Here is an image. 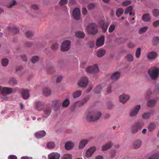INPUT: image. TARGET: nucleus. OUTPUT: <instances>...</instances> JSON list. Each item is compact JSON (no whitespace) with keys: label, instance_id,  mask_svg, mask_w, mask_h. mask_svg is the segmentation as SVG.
<instances>
[{"label":"nucleus","instance_id":"obj_1","mask_svg":"<svg viewBox=\"0 0 159 159\" xmlns=\"http://www.w3.org/2000/svg\"><path fill=\"white\" fill-rule=\"evenodd\" d=\"M102 115L100 111H93L90 112L86 116L87 120L89 121H97Z\"/></svg>","mask_w":159,"mask_h":159},{"label":"nucleus","instance_id":"obj_2","mask_svg":"<svg viewBox=\"0 0 159 159\" xmlns=\"http://www.w3.org/2000/svg\"><path fill=\"white\" fill-rule=\"evenodd\" d=\"M148 73L152 80H156L158 78L159 75V69L155 66H153L148 70Z\"/></svg>","mask_w":159,"mask_h":159},{"label":"nucleus","instance_id":"obj_3","mask_svg":"<svg viewBox=\"0 0 159 159\" xmlns=\"http://www.w3.org/2000/svg\"><path fill=\"white\" fill-rule=\"evenodd\" d=\"M144 125V123L142 121L137 122L135 123L131 126V132L134 134H136L141 130Z\"/></svg>","mask_w":159,"mask_h":159},{"label":"nucleus","instance_id":"obj_4","mask_svg":"<svg viewBox=\"0 0 159 159\" xmlns=\"http://www.w3.org/2000/svg\"><path fill=\"white\" fill-rule=\"evenodd\" d=\"M87 30L89 34L94 35L98 32L97 26L94 23H92L87 26Z\"/></svg>","mask_w":159,"mask_h":159},{"label":"nucleus","instance_id":"obj_5","mask_svg":"<svg viewBox=\"0 0 159 159\" xmlns=\"http://www.w3.org/2000/svg\"><path fill=\"white\" fill-rule=\"evenodd\" d=\"M141 107L140 105H137L132 108L130 111L129 116L131 117L136 116L138 113Z\"/></svg>","mask_w":159,"mask_h":159},{"label":"nucleus","instance_id":"obj_6","mask_svg":"<svg viewBox=\"0 0 159 159\" xmlns=\"http://www.w3.org/2000/svg\"><path fill=\"white\" fill-rule=\"evenodd\" d=\"M86 71L89 73H95L99 71V69L97 65L95 64L93 66H90L87 68Z\"/></svg>","mask_w":159,"mask_h":159},{"label":"nucleus","instance_id":"obj_7","mask_svg":"<svg viewBox=\"0 0 159 159\" xmlns=\"http://www.w3.org/2000/svg\"><path fill=\"white\" fill-rule=\"evenodd\" d=\"M70 42L68 40H66L63 42L61 46V51H68L70 48Z\"/></svg>","mask_w":159,"mask_h":159},{"label":"nucleus","instance_id":"obj_8","mask_svg":"<svg viewBox=\"0 0 159 159\" xmlns=\"http://www.w3.org/2000/svg\"><path fill=\"white\" fill-rule=\"evenodd\" d=\"M88 79L86 76L82 77L80 81L78 83L79 86L84 88L86 87L88 83Z\"/></svg>","mask_w":159,"mask_h":159},{"label":"nucleus","instance_id":"obj_9","mask_svg":"<svg viewBox=\"0 0 159 159\" xmlns=\"http://www.w3.org/2000/svg\"><path fill=\"white\" fill-rule=\"evenodd\" d=\"M80 11L79 8L74 9L73 12V16L74 18L76 20H79L80 19Z\"/></svg>","mask_w":159,"mask_h":159},{"label":"nucleus","instance_id":"obj_10","mask_svg":"<svg viewBox=\"0 0 159 159\" xmlns=\"http://www.w3.org/2000/svg\"><path fill=\"white\" fill-rule=\"evenodd\" d=\"M45 105V103L40 101L36 102L34 104V107L38 110H41Z\"/></svg>","mask_w":159,"mask_h":159},{"label":"nucleus","instance_id":"obj_11","mask_svg":"<svg viewBox=\"0 0 159 159\" xmlns=\"http://www.w3.org/2000/svg\"><path fill=\"white\" fill-rule=\"evenodd\" d=\"M157 55V54L156 52L152 51L148 53L147 58L149 60H152L156 58Z\"/></svg>","mask_w":159,"mask_h":159},{"label":"nucleus","instance_id":"obj_12","mask_svg":"<svg viewBox=\"0 0 159 159\" xmlns=\"http://www.w3.org/2000/svg\"><path fill=\"white\" fill-rule=\"evenodd\" d=\"M129 96L125 94H123L119 97L120 101L123 103H125L129 99Z\"/></svg>","mask_w":159,"mask_h":159},{"label":"nucleus","instance_id":"obj_13","mask_svg":"<svg viewBox=\"0 0 159 159\" xmlns=\"http://www.w3.org/2000/svg\"><path fill=\"white\" fill-rule=\"evenodd\" d=\"M61 103V102L60 100H55L52 102V106L55 110H57L60 107Z\"/></svg>","mask_w":159,"mask_h":159},{"label":"nucleus","instance_id":"obj_14","mask_svg":"<svg viewBox=\"0 0 159 159\" xmlns=\"http://www.w3.org/2000/svg\"><path fill=\"white\" fill-rule=\"evenodd\" d=\"M99 24L104 32H105L107 30L108 26V24L103 20H101L99 22Z\"/></svg>","mask_w":159,"mask_h":159},{"label":"nucleus","instance_id":"obj_15","mask_svg":"<svg viewBox=\"0 0 159 159\" xmlns=\"http://www.w3.org/2000/svg\"><path fill=\"white\" fill-rule=\"evenodd\" d=\"M96 150V148L95 147H91L86 152V156L88 157H91Z\"/></svg>","mask_w":159,"mask_h":159},{"label":"nucleus","instance_id":"obj_16","mask_svg":"<svg viewBox=\"0 0 159 159\" xmlns=\"http://www.w3.org/2000/svg\"><path fill=\"white\" fill-rule=\"evenodd\" d=\"M60 154L57 152H53L50 154L48 156V159H59Z\"/></svg>","mask_w":159,"mask_h":159},{"label":"nucleus","instance_id":"obj_17","mask_svg":"<svg viewBox=\"0 0 159 159\" xmlns=\"http://www.w3.org/2000/svg\"><path fill=\"white\" fill-rule=\"evenodd\" d=\"M104 42V36H102L97 40L96 43V45L97 47L101 46L103 44Z\"/></svg>","mask_w":159,"mask_h":159},{"label":"nucleus","instance_id":"obj_18","mask_svg":"<svg viewBox=\"0 0 159 159\" xmlns=\"http://www.w3.org/2000/svg\"><path fill=\"white\" fill-rule=\"evenodd\" d=\"M13 92L12 89L10 88L3 87L2 94H10Z\"/></svg>","mask_w":159,"mask_h":159},{"label":"nucleus","instance_id":"obj_19","mask_svg":"<svg viewBox=\"0 0 159 159\" xmlns=\"http://www.w3.org/2000/svg\"><path fill=\"white\" fill-rule=\"evenodd\" d=\"M121 72L120 71H116L114 73L111 75V79L113 80H116L120 77Z\"/></svg>","mask_w":159,"mask_h":159},{"label":"nucleus","instance_id":"obj_20","mask_svg":"<svg viewBox=\"0 0 159 159\" xmlns=\"http://www.w3.org/2000/svg\"><path fill=\"white\" fill-rule=\"evenodd\" d=\"M44 113L45 115L43 116V117H47L49 115L51 111V109L50 107H46L43 109Z\"/></svg>","mask_w":159,"mask_h":159},{"label":"nucleus","instance_id":"obj_21","mask_svg":"<svg viewBox=\"0 0 159 159\" xmlns=\"http://www.w3.org/2000/svg\"><path fill=\"white\" fill-rule=\"evenodd\" d=\"M46 134V133L44 131H41L36 133L35 135L36 138L40 139L44 136Z\"/></svg>","mask_w":159,"mask_h":159},{"label":"nucleus","instance_id":"obj_22","mask_svg":"<svg viewBox=\"0 0 159 159\" xmlns=\"http://www.w3.org/2000/svg\"><path fill=\"white\" fill-rule=\"evenodd\" d=\"M74 146V144L73 143L69 141L65 144V147L66 150H70Z\"/></svg>","mask_w":159,"mask_h":159},{"label":"nucleus","instance_id":"obj_23","mask_svg":"<svg viewBox=\"0 0 159 159\" xmlns=\"http://www.w3.org/2000/svg\"><path fill=\"white\" fill-rule=\"evenodd\" d=\"M142 142L140 140H136L134 142L133 147L135 149L139 148L141 145Z\"/></svg>","mask_w":159,"mask_h":159},{"label":"nucleus","instance_id":"obj_24","mask_svg":"<svg viewBox=\"0 0 159 159\" xmlns=\"http://www.w3.org/2000/svg\"><path fill=\"white\" fill-rule=\"evenodd\" d=\"M21 94L22 97L24 99H27L29 97V93L27 90H22Z\"/></svg>","mask_w":159,"mask_h":159},{"label":"nucleus","instance_id":"obj_25","mask_svg":"<svg viewBox=\"0 0 159 159\" xmlns=\"http://www.w3.org/2000/svg\"><path fill=\"white\" fill-rule=\"evenodd\" d=\"M87 140H82L80 143L79 145V148L82 149L88 143Z\"/></svg>","mask_w":159,"mask_h":159},{"label":"nucleus","instance_id":"obj_26","mask_svg":"<svg viewBox=\"0 0 159 159\" xmlns=\"http://www.w3.org/2000/svg\"><path fill=\"white\" fill-rule=\"evenodd\" d=\"M7 29L9 32H12L14 34H16L19 31V30L17 28L8 27Z\"/></svg>","mask_w":159,"mask_h":159},{"label":"nucleus","instance_id":"obj_27","mask_svg":"<svg viewBox=\"0 0 159 159\" xmlns=\"http://www.w3.org/2000/svg\"><path fill=\"white\" fill-rule=\"evenodd\" d=\"M105 52L106 51L104 49H100L97 52V56L99 57H102L104 55Z\"/></svg>","mask_w":159,"mask_h":159},{"label":"nucleus","instance_id":"obj_28","mask_svg":"<svg viewBox=\"0 0 159 159\" xmlns=\"http://www.w3.org/2000/svg\"><path fill=\"white\" fill-rule=\"evenodd\" d=\"M151 18L148 14H145L143 15L142 17V20L145 22H148L150 21Z\"/></svg>","mask_w":159,"mask_h":159},{"label":"nucleus","instance_id":"obj_29","mask_svg":"<svg viewBox=\"0 0 159 159\" xmlns=\"http://www.w3.org/2000/svg\"><path fill=\"white\" fill-rule=\"evenodd\" d=\"M43 93L45 95L48 96L51 94V91L49 88L45 87L43 89Z\"/></svg>","mask_w":159,"mask_h":159},{"label":"nucleus","instance_id":"obj_30","mask_svg":"<svg viewBox=\"0 0 159 159\" xmlns=\"http://www.w3.org/2000/svg\"><path fill=\"white\" fill-rule=\"evenodd\" d=\"M156 127V124L154 123H150L148 126V130L150 132L153 131L155 129Z\"/></svg>","mask_w":159,"mask_h":159},{"label":"nucleus","instance_id":"obj_31","mask_svg":"<svg viewBox=\"0 0 159 159\" xmlns=\"http://www.w3.org/2000/svg\"><path fill=\"white\" fill-rule=\"evenodd\" d=\"M112 145V143L111 142H109L108 143L106 144L105 145L103 146L102 150L103 151L107 150L111 148Z\"/></svg>","mask_w":159,"mask_h":159},{"label":"nucleus","instance_id":"obj_32","mask_svg":"<svg viewBox=\"0 0 159 159\" xmlns=\"http://www.w3.org/2000/svg\"><path fill=\"white\" fill-rule=\"evenodd\" d=\"M123 10L121 8H119L117 10L116 12V15L118 17H119L123 13Z\"/></svg>","mask_w":159,"mask_h":159},{"label":"nucleus","instance_id":"obj_33","mask_svg":"<svg viewBox=\"0 0 159 159\" xmlns=\"http://www.w3.org/2000/svg\"><path fill=\"white\" fill-rule=\"evenodd\" d=\"M125 59L128 61L131 62L133 61V57L132 55L129 54L125 57Z\"/></svg>","mask_w":159,"mask_h":159},{"label":"nucleus","instance_id":"obj_34","mask_svg":"<svg viewBox=\"0 0 159 159\" xmlns=\"http://www.w3.org/2000/svg\"><path fill=\"white\" fill-rule=\"evenodd\" d=\"M156 103V101L154 100H150L148 102V106L151 107L154 106Z\"/></svg>","mask_w":159,"mask_h":159},{"label":"nucleus","instance_id":"obj_35","mask_svg":"<svg viewBox=\"0 0 159 159\" xmlns=\"http://www.w3.org/2000/svg\"><path fill=\"white\" fill-rule=\"evenodd\" d=\"M84 34L83 32L78 31L75 33L76 36L78 38H83L84 36Z\"/></svg>","mask_w":159,"mask_h":159},{"label":"nucleus","instance_id":"obj_36","mask_svg":"<svg viewBox=\"0 0 159 159\" xmlns=\"http://www.w3.org/2000/svg\"><path fill=\"white\" fill-rule=\"evenodd\" d=\"M81 94V92L80 90H77L73 93V95L75 98L79 97Z\"/></svg>","mask_w":159,"mask_h":159},{"label":"nucleus","instance_id":"obj_37","mask_svg":"<svg viewBox=\"0 0 159 159\" xmlns=\"http://www.w3.org/2000/svg\"><path fill=\"white\" fill-rule=\"evenodd\" d=\"M70 104V101L68 99H65L62 102V106L64 107H67Z\"/></svg>","mask_w":159,"mask_h":159},{"label":"nucleus","instance_id":"obj_38","mask_svg":"<svg viewBox=\"0 0 159 159\" xmlns=\"http://www.w3.org/2000/svg\"><path fill=\"white\" fill-rule=\"evenodd\" d=\"M152 115V113L150 112H147L144 113L142 116V117L143 119H147L149 118Z\"/></svg>","mask_w":159,"mask_h":159},{"label":"nucleus","instance_id":"obj_39","mask_svg":"<svg viewBox=\"0 0 159 159\" xmlns=\"http://www.w3.org/2000/svg\"><path fill=\"white\" fill-rule=\"evenodd\" d=\"M9 83L10 84L13 85L17 84V81L14 78H10L9 79Z\"/></svg>","mask_w":159,"mask_h":159},{"label":"nucleus","instance_id":"obj_40","mask_svg":"<svg viewBox=\"0 0 159 159\" xmlns=\"http://www.w3.org/2000/svg\"><path fill=\"white\" fill-rule=\"evenodd\" d=\"M141 52V48H138L135 52V54L136 57L137 58H139Z\"/></svg>","mask_w":159,"mask_h":159},{"label":"nucleus","instance_id":"obj_41","mask_svg":"<svg viewBox=\"0 0 159 159\" xmlns=\"http://www.w3.org/2000/svg\"><path fill=\"white\" fill-rule=\"evenodd\" d=\"M55 146L54 143L52 142H49L47 144V147L49 149L53 148Z\"/></svg>","mask_w":159,"mask_h":159},{"label":"nucleus","instance_id":"obj_42","mask_svg":"<svg viewBox=\"0 0 159 159\" xmlns=\"http://www.w3.org/2000/svg\"><path fill=\"white\" fill-rule=\"evenodd\" d=\"M148 29V27L145 26L141 28L139 31V34H142L147 31Z\"/></svg>","mask_w":159,"mask_h":159},{"label":"nucleus","instance_id":"obj_43","mask_svg":"<svg viewBox=\"0 0 159 159\" xmlns=\"http://www.w3.org/2000/svg\"><path fill=\"white\" fill-rule=\"evenodd\" d=\"M148 159H159V153L151 156L149 157Z\"/></svg>","mask_w":159,"mask_h":159},{"label":"nucleus","instance_id":"obj_44","mask_svg":"<svg viewBox=\"0 0 159 159\" xmlns=\"http://www.w3.org/2000/svg\"><path fill=\"white\" fill-rule=\"evenodd\" d=\"M8 63V60L7 58H4L2 60V64L3 66H6Z\"/></svg>","mask_w":159,"mask_h":159},{"label":"nucleus","instance_id":"obj_45","mask_svg":"<svg viewBox=\"0 0 159 159\" xmlns=\"http://www.w3.org/2000/svg\"><path fill=\"white\" fill-rule=\"evenodd\" d=\"M102 89V87L100 85H98L94 89V90L95 93H99Z\"/></svg>","mask_w":159,"mask_h":159},{"label":"nucleus","instance_id":"obj_46","mask_svg":"<svg viewBox=\"0 0 159 159\" xmlns=\"http://www.w3.org/2000/svg\"><path fill=\"white\" fill-rule=\"evenodd\" d=\"M71 155L70 154H65L62 157V159H71Z\"/></svg>","mask_w":159,"mask_h":159},{"label":"nucleus","instance_id":"obj_47","mask_svg":"<svg viewBox=\"0 0 159 159\" xmlns=\"http://www.w3.org/2000/svg\"><path fill=\"white\" fill-rule=\"evenodd\" d=\"M152 13L153 15L157 17L159 16V10L158 9H155L152 10Z\"/></svg>","mask_w":159,"mask_h":159},{"label":"nucleus","instance_id":"obj_48","mask_svg":"<svg viewBox=\"0 0 159 159\" xmlns=\"http://www.w3.org/2000/svg\"><path fill=\"white\" fill-rule=\"evenodd\" d=\"M26 36L28 38H30L32 37L34 35V34L32 32L30 31H28L26 33Z\"/></svg>","mask_w":159,"mask_h":159},{"label":"nucleus","instance_id":"obj_49","mask_svg":"<svg viewBox=\"0 0 159 159\" xmlns=\"http://www.w3.org/2000/svg\"><path fill=\"white\" fill-rule=\"evenodd\" d=\"M159 43V38L158 37H155L153 38L152 43L154 45H157Z\"/></svg>","mask_w":159,"mask_h":159},{"label":"nucleus","instance_id":"obj_50","mask_svg":"<svg viewBox=\"0 0 159 159\" xmlns=\"http://www.w3.org/2000/svg\"><path fill=\"white\" fill-rule=\"evenodd\" d=\"M17 2L16 1L13 0L12 2L10 3L7 6L8 8H11L13 6H15Z\"/></svg>","mask_w":159,"mask_h":159},{"label":"nucleus","instance_id":"obj_51","mask_svg":"<svg viewBox=\"0 0 159 159\" xmlns=\"http://www.w3.org/2000/svg\"><path fill=\"white\" fill-rule=\"evenodd\" d=\"M39 57L37 56L33 57L31 60L32 62L34 63L36 62L39 60Z\"/></svg>","mask_w":159,"mask_h":159},{"label":"nucleus","instance_id":"obj_52","mask_svg":"<svg viewBox=\"0 0 159 159\" xmlns=\"http://www.w3.org/2000/svg\"><path fill=\"white\" fill-rule=\"evenodd\" d=\"M132 7L131 6H130L127 7L125 10V14H127L129 12H130V11H132Z\"/></svg>","mask_w":159,"mask_h":159},{"label":"nucleus","instance_id":"obj_53","mask_svg":"<svg viewBox=\"0 0 159 159\" xmlns=\"http://www.w3.org/2000/svg\"><path fill=\"white\" fill-rule=\"evenodd\" d=\"M115 25H111L109 27L108 31L109 33L112 32L115 30Z\"/></svg>","mask_w":159,"mask_h":159},{"label":"nucleus","instance_id":"obj_54","mask_svg":"<svg viewBox=\"0 0 159 159\" xmlns=\"http://www.w3.org/2000/svg\"><path fill=\"white\" fill-rule=\"evenodd\" d=\"M58 46L57 43H54L53 44L51 48L52 50H56L58 48Z\"/></svg>","mask_w":159,"mask_h":159},{"label":"nucleus","instance_id":"obj_55","mask_svg":"<svg viewBox=\"0 0 159 159\" xmlns=\"http://www.w3.org/2000/svg\"><path fill=\"white\" fill-rule=\"evenodd\" d=\"M131 3V2L129 1H125L123 2L122 3V5L123 6H126L127 5H128L130 4Z\"/></svg>","mask_w":159,"mask_h":159},{"label":"nucleus","instance_id":"obj_56","mask_svg":"<svg viewBox=\"0 0 159 159\" xmlns=\"http://www.w3.org/2000/svg\"><path fill=\"white\" fill-rule=\"evenodd\" d=\"M68 2L67 0H61L59 2V4L61 5H63L66 4Z\"/></svg>","mask_w":159,"mask_h":159},{"label":"nucleus","instance_id":"obj_57","mask_svg":"<svg viewBox=\"0 0 159 159\" xmlns=\"http://www.w3.org/2000/svg\"><path fill=\"white\" fill-rule=\"evenodd\" d=\"M87 101L86 98H84L81 101L79 102V104L80 105H84Z\"/></svg>","mask_w":159,"mask_h":159},{"label":"nucleus","instance_id":"obj_58","mask_svg":"<svg viewBox=\"0 0 159 159\" xmlns=\"http://www.w3.org/2000/svg\"><path fill=\"white\" fill-rule=\"evenodd\" d=\"M95 7V4L93 3H91L88 5V9H92Z\"/></svg>","mask_w":159,"mask_h":159},{"label":"nucleus","instance_id":"obj_59","mask_svg":"<svg viewBox=\"0 0 159 159\" xmlns=\"http://www.w3.org/2000/svg\"><path fill=\"white\" fill-rule=\"evenodd\" d=\"M31 8L34 10H37L39 9L38 6L36 4H33L31 6Z\"/></svg>","mask_w":159,"mask_h":159},{"label":"nucleus","instance_id":"obj_60","mask_svg":"<svg viewBox=\"0 0 159 159\" xmlns=\"http://www.w3.org/2000/svg\"><path fill=\"white\" fill-rule=\"evenodd\" d=\"M128 46L129 48H133L134 47V45L132 42H129L128 44Z\"/></svg>","mask_w":159,"mask_h":159},{"label":"nucleus","instance_id":"obj_61","mask_svg":"<svg viewBox=\"0 0 159 159\" xmlns=\"http://www.w3.org/2000/svg\"><path fill=\"white\" fill-rule=\"evenodd\" d=\"M153 25L154 27H157L159 25V20H157L154 22Z\"/></svg>","mask_w":159,"mask_h":159},{"label":"nucleus","instance_id":"obj_62","mask_svg":"<svg viewBox=\"0 0 159 159\" xmlns=\"http://www.w3.org/2000/svg\"><path fill=\"white\" fill-rule=\"evenodd\" d=\"M62 77L60 75L57 77V82L59 83L60 82L61 80L62 79Z\"/></svg>","mask_w":159,"mask_h":159},{"label":"nucleus","instance_id":"obj_63","mask_svg":"<svg viewBox=\"0 0 159 159\" xmlns=\"http://www.w3.org/2000/svg\"><path fill=\"white\" fill-rule=\"evenodd\" d=\"M8 159H17V157L14 155H11L9 156L8 157Z\"/></svg>","mask_w":159,"mask_h":159},{"label":"nucleus","instance_id":"obj_64","mask_svg":"<svg viewBox=\"0 0 159 159\" xmlns=\"http://www.w3.org/2000/svg\"><path fill=\"white\" fill-rule=\"evenodd\" d=\"M87 12V11L85 7H84L82 9V13L83 15L86 14Z\"/></svg>","mask_w":159,"mask_h":159}]
</instances>
